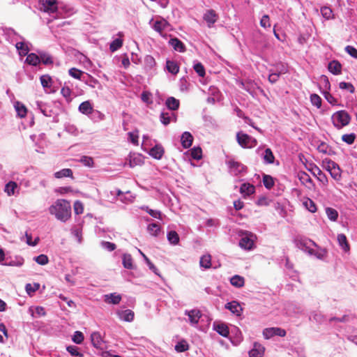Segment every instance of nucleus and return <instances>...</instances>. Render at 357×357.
Wrapping results in <instances>:
<instances>
[{
	"mask_svg": "<svg viewBox=\"0 0 357 357\" xmlns=\"http://www.w3.org/2000/svg\"><path fill=\"white\" fill-rule=\"evenodd\" d=\"M49 213L54 215L57 220L66 222L71 217L70 204L66 199H57L49 207Z\"/></svg>",
	"mask_w": 357,
	"mask_h": 357,
	"instance_id": "f257e3e1",
	"label": "nucleus"
},
{
	"mask_svg": "<svg viewBox=\"0 0 357 357\" xmlns=\"http://www.w3.org/2000/svg\"><path fill=\"white\" fill-rule=\"evenodd\" d=\"M237 234L241 237L238 245L241 248L245 250H251L255 248V241L257 236L253 233L239 229Z\"/></svg>",
	"mask_w": 357,
	"mask_h": 357,
	"instance_id": "f03ea898",
	"label": "nucleus"
},
{
	"mask_svg": "<svg viewBox=\"0 0 357 357\" xmlns=\"http://www.w3.org/2000/svg\"><path fill=\"white\" fill-rule=\"evenodd\" d=\"M331 120L333 126L338 130L342 129L344 126L349 124L351 121V116L345 110H340L335 112Z\"/></svg>",
	"mask_w": 357,
	"mask_h": 357,
	"instance_id": "7ed1b4c3",
	"label": "nucleus"
},
{
	"mask_svg": "<svg viewBox=\"0 0 357 357\" xmlns=\"http://www.w3.org/2000/svg\"><path fill=\"white\" fill-rule=\"evenodd\" d=\"M229 173L234 176H243L248 171V167L240 162L233 159L227 161Z\"/></svg>",
	"mask_w": 357,
	"mask_h": 357,
	"instance_id": "20e7f679",
	"label": "nucleus"
},
{
	"mask_svg": "<svg viewBox=\"0 0 357 357\" xmlns=\"http://www.w3.org/2000/svg\"><path fill=\"white\" fill-rule=\"evenodd\" d=\"M296 246L303 251L310 254H313L312 246H317L316 243L312 240L301 236H298L294 238Z\"/></svg>",
	"mask_w": 357,
	"mask_h": 357,
	"instance_id": "39448f33",
	"label": "nucleus"
},
{
	"mask_svg": "<svg viewBox=\"0 0 357 357\" xmlns=\"http://www.w3.org/2000/svg\"><path fill=\"white\" fill-rule=\"evenodd\" d=\"M324 167L328 171L331 177L335 181H340L342 178V170L339 165L330 159H326L323 161Z\"/></svg>",
	"mask_w": 357,
	"mask_h": 357,
	"instance_id": "423d86ee",
	"label": "nucleus"
},
{
	"mask_svg": "<svg viewBox=\"0 0 357 357\" xmlns=\"http://www.w3.org/2000/svg\"><path fill=\"white\" fill-rule=\"evenodd\" d=\"M236 140L238 144L244 149H251L257 144L256 139L242 131L237 132Z\"/></svg>",
	"mask_w": 357,
	"mask_h": 357,
	"instance_id": "0eeeda50",
	"label": "nucleus"
},
{
	"mask_svg": "<svg viewBox=\"0 0 357 357\" xmlns=\"http://www.w3.org/2000/svg\"><path fill=\"white\" fill-rule=\"evenodd\" d=\"M40 10L49 14H55L57 11L56 0H39Z\"/></svg>",
	"mask_w": 357,
	"mask_h": 357,
	"instance_id": "6e6552de",
	"label": "nucleus"
},
{
	"mask_svg": "<svg viewBox=\"0 0 357 357\" xmlns=\"http://www.w3.org/2000/svg\"><path fill=\"white\" fill-rule=\"evenodd\" d=\"M1 30L6 40L11 44L15 45L20 39H22V36L10 27H2Z\"/></svg>",
	"mask_w": 357,
	"mask_h": 357,
	"instance_id": "1a4fd4ad",
	"label": "nucleus"
},
{
	"mask_svg": "<svg viewBox=\"0 0 357 357\" xmlns=\"http://www.w3.org/2000/svg\"><path fill=\"white\" fill-rule=\"evenodd\" d=\"M218 19V13L213 9L206 10L203 15V20L208 28H212Z\"/></svg>",
	"mask_w": 357,
	"mask_h": 357,
	"instance_id": "9d476101",
	"label": "nucleus"
},
{
	"mask_svg": "<svg viewBox=\"0 0 357 357\" xmlns=\"http://www.w3.org/2000/svg\"><path fill=\"white\" fill-rule=\"evenodd\" d=\"M263 335L265 339H270L273 336L284 337L286 335V331L278 327L267 328L263 331Z\"/></svg>",
	"mask_w": 357,
	"mask_h": 357,
	"instance_id": "9b49d317",
	"label": "nucleus"
},
{
	"mask_svg": "<svg viewBox=\"0 0 357 357\" xmlns=\"http://www.w3.org/2000/svg\"><path fill=\"white\" fill-rule=\"evenodd\" d=\"M150 24L151 27L160 34H162L170 26L169 23L163 18L156 21H153L152 19L150 21Z\"/></svg>",
	"mask_w": 357,
	"mask_h": 357,
	"instance_id": "f8f14e48",
	"label": "nucleus"
},
{
	"mask_svg": "<svg viewBox=\"0 0 357 357\" xmlns=\"http://www.w3.org/2000/svg\"><path fill=\"white\" fill-rule=\"evenodd\" d=\"M185 314L188 315L189 321L191 325L195 326L199 323V319L202 317V312L197 309L191 310H185Z\"/></svg>",
	"mask_w": 357,
	"mask_h": 357,
	"instance_id": "ddd939ff",
	"label": "nucleus"
},
{
	"mask_svg": "<svg viewBox=\"0 0 357 357\" xmlns=\"http://www.w3.org/2000/svg\"><path fill=\"white\" fill-rule=\"evenodd\" d=\"M29 43L25 40L24 37H22V39H20L15 44V46L18 51V53L20 56H26L29 52Z\"/></svg>",
	"mask_w": 357,
	"mask_h": 357,
	"instance_id": "4468645a",
	"label": "nucleus"
},
{
	"mask_svg": "<svg viewBox=\"0 0 357 357\" xmlns=\"http://www.w3.org/2000/svg\"><path fill=\"white\" fill-rule=\"evenodd\" d=\"M311 172L314 176L319 182H321L324 185H327L328 183V179L326 175L318 167L317 165H314V167L311 169Z\"/></svg>",
	"mask_w": 357,
	"mask_h": 357,
	"instance_id": "2eb2a0df",
	"label": "nucleus"
},
{
	"mask_svg": "<svg viewBox=\"0 0 357 357\" xmlns=\"http://www.w3.org/2000/svg\"><path fill=\"white\" fill-rule=\"evenodd\" d=\"M261 148L259 147L257 152L259 154ZM264 164H273L275 160V156L270 148H266L262 153H260Z\"/></svg>",
	"mask_w": 357,
	"mask_h": 357,
	"instance_id": "dca6fc26",
	"label": "nucleus"
},
{
	"mask_svg": "<svg viewBox=\"0 0 357 357\" xmlns=\"http://www.w3.org/2000/svg\"><path fill=\"white\" fill-rule=\"evenodd\" d=\"M213 328L219 335L227 337L229 334L228 326L222 322L215 321L213 325Z\"/></svg>",
	"mask_w": 357,
	"mask_h": 357,
	"instance_id": "f3484780",
	"label": "nucleus"
},
{
	"mask_svg": "<svg viewBox=\"0 0 357 357\" xmlns=\"http://www.w3.org/2000/svg\"><path fill=\"white\" fill-rule=\"evenodd\" d=\"M225 308L229 310L231 313L236 314V316H241L243 311V308L241 307L239 303L236 301H232L227 303L225 305Z\"/></svg>",
	"mask_w": 357,
	"mask_h": 357,
	"instance_id": "a211bd4d",
	"label": "nucleus"
},
{
	"mask_svg": "<svg viewBox=\"0 0 357 357\" xmlns=\"http://www.w3.org/2000/svg\"><path fill=\"white\" fill-rule=\"evenodd\" d=\"M36 107L40 111V112L45 116H52L54 112L51 108V106L45 103L42 101H36Z\"/></svg>",
	"mask_w": 357,
	"mask_h": 357,
	"instance_id": "6ab92c4d",
	"label": "nucleus"
},
{
	"mask_svg": "<svg viewBox=\"0 0 357 357\" xmlns=\"http://www.w3.org/2000/svg\"><path fill=\"white\" fill-rule=\"evenodd\" d=\"M265 348L261 344L255 342L252 349L249 351L250 357H262L264 354Z\"/></svg>",
	"mask_w": 357,
	"mask_h": 357,
	"instance_id": "aec40b11",
	"label": "nucleus"
},
{
	"mask_svg": "<svg viewBox=\"0 0 357 357\" xmlns=\"http://www.w3.org/2000/svg\"><path fill=\"white\" fill-rule=\"evenodd\" d=\"M117 314H118L119 318L121 320L128 321V322L132 321L134 319V317H135V314H134L133 311H132L131 310H129V309L119 311L117 312Z\"/></svg>",
	"mask_w": 357,
	"mask_h": 357,
	"instance_id": "412c9836",
	"label": "nucleus"
},
{
	"mask_svg": "<svg viewBox=\"0 0 357 357\" xmlns=\"http://www.w3.org/2000/svg\"><path fill=\"white\" fill-rule=\"evenodd\" d=\"M40 80L45 91L49 93L54 92V90L51 89L52 85V79L50 75H43L40 76Z\"/></svg>",
	"mask_w": 357,
	"mask_h": 357,
	"instance_id": "4be33fe9",
	"label": "nucleus"
},
{
	"mask_svg": "<svg viewBox=\"0 0 357 357\" xmlns=\"http://www.w3.org/2000/svg\"><path fill=\"white\" fill-rule=\"evenodd\" d=\"M121 301V296L120 294L116 293H112L104 295V301L108 304L117 305Z\"/></svg>",
	"mask_w": 357,
	"mask_h": 357,
	"instance_id": "5701e85b",
	"label": "nucleus"
},
{
	"mask_svg": "<svg viewBox=\"0 0 357 357\" xmlns=\"http://www.w3.org/2000/svg\"><path fill=\"white\" fill-rule=\"evenodd\" d=\"M169 43L174 48V50L177 52H184L185 51V45L177 38H171L169 41Z\"/></svg>",
	"mask_w": 357,
	"mask_h": 357,
	"instance_id": "b1692460",
	"label": "nucleus"
},
{
	"mask_svg": "<svg viewBox=\"0 0 357 357\" xmlns=\"http://www.w3.org/2000/svg\"><path fill=\"white\" fill-rule=\"evenodd\" d=\"M328 69L333 75H340L342 73V65L338 61L333 60L329 62Z\"/></svg>",
	"mask_w": 357,
	"mask_h": 357,
	"instance_id": "393cba45",
	"label": "nucleus"
},
{
	"mask_svg": "<svg viewBox=\"0 0 357 357\" xmlns=\"http://www.w3.org/2000/svg\"><path fill=\"white\" fill-rule=\"evenodd\" d=\"M193 137L189 132H184L181 137V142L184 149L189 148L192 143Z\"/></svg>",
	"mask_w": 357,
	"mask_h": 357,
	"instance_id": "a878e982",
	"label": "nucleus"
},
{
	"mask_svg": "<svg viewBox=\"0 0 357 357\" xmlns=\"http://www.w3.org/2000/svg\"><path fill=\"white\" fill-rule=\"evenodd\" d=\"M164 154V149L161 145H155L152 149H151L149 151V155L158 160H160L162 158V155Z\"/></svg>",
	"mask_w": 357,
	"mask_h": 357,
	"instance_id": "bb28decb",
	"label": "nucleus"
},
{
	"mask_svg": "<svg viewBox=\"0 0 357 357\" xmlns=\"http://www.w3.org/2000/svg\"><path fill=\"white\" fill-rule=\"evenodd\" d=\"M166 70L172 75H176L179 72V66L175 61L167 59L166 61Z\"/></svg>",
	"mask_w": 357,
	"mask_h": 357,
	"instance_id": "cd10ccee",
	"label": "nucleus"
},
{
	"mask_svg": "<svg viewBox=\"0 0 357 357\" xmlns=\"http://www.w3.org/2000/svg\"><path fill=\"white\" fill-rule=\"evenodd\" d=\"M199 266L202 269H209L211 267V255L205 254L200 257Z\"/></svg>",
	"mask_w": 357,
	"mask_h": 357,
	"instance_id": "c85d7f7f",
	"label": "nucleus"
},
{
	"mask_svg": "<svg viewBox=\"0 0 357 357\" xmlns=\"http://www.w3.org/2000/svg\"><path fill=\"white\" fill-rule=\"evenodd\" d=\"M255 188L252 184L248 183H243L240 187V192L243 196H249L255 192Z\"/></svg>",
	"mask_w": 357,
	"mask_h": 357,
	"instance_id": "c756f323",
	"label": "nucleus"
},
{
	"mask_svg": "<svg viewBox=\"0 0 357 357\" xmlns=\"http://www.w3.org/2000/svg\"><path fill=\"white\" fill-rule=\"evenodd\" d=\"M14 107L17 112V115L20 118H24L27 114V109L25 105L20 101H16L14 103Z\"/></svg>",
	"mask_w": 357,
	"mask_h": 357,
	"instance_id": "7c9ffc66",
	"label": "nucleus"
},
{
	"mask_svg": "<svg viewBox=\"0 0 357 357\" xmlns=\"http://www.w3.org/2000/svg\"><path fill=\"white\" fill-rule=\"evenodd\" d=\"M122 264L125 268L132 270L135 268L131 255L125 253L122 255Z\"/></svg>",
	"mask_w": 357,
	"mask_h": 357,
	"instance_id": "2f4dec72",
	"label": "nucleus"
},
{
	"mask_svg": "<svg viewBox=\"0 0 357 357\" xmlns=\"http://www.w3.org/2000/svg\"><path fill=\"white\" fill-rule=\"evenodd\" d=\"M165 105L169 109L175 111L178 109L180 102L178 99H176L174 97H169L166 100Z\"/></svg>",
	"mask_w": 357,
	"mask_h": 357,
	"instance_id": "473e14b6",
	"label": "nucleus"
},
{
	"mask_svg": "<svg viewBox=\"0 0 357 357\" xmlns=\"http://www.w3.org/2000/svg\"><path fill=\"white\" fill-rule=\"evenodd\" d=\"M337 240L339 245L344 251L348 252L349 250L350 247L348 243L347 236L344 234H339L337 235Z\"/></svg>",
	"mask_w": 357,
	"mask_h": 357,
	"instance_id": "72a5a7b5",
	"label": "nucleus"
},
{
	"mask_svg": "<svg viewBox=\"0 0 357 357\" xmlns=\"http://www.w3.org/2000/svg\"><path fill=\"white\" fill-rule=\"evenodd\" d=\"M68 74L72 77L79 79L80 81L84 80V75H86V73L76 68H71L68 70Z\"/></svg>",
	"mask_w": 357,
	"mask_h": 357,
	"instance_id": "f704fd0d",
	"label": "nucleus"
},
{
	"mask_svg": "<svg viewBox=\"0 0 357 357\" xmlns=\"http://www.w3.org/2000/svg\"><path fill=\"white\" fill-rule=\"evenodd\" d=\"M240 86L251 95H253L255 92L256 84L252 81H242L240 83Z\"/></svg>",
	"mask_w": 357,
	"mask_h": 357,
	"instance_id": "c9c22d12",
	"label": "nucleus"
},
{
	"mask_svg": "<svg viewBox=\"0 0 357 357\" xmlns=\"http://www.w3.org/2000/svg\"><path fill=\"white\" fill-rule=\"evenodd\" d=\"M91 340L93 346L96 348H100L102 344V340L98 332H93L91 335Z\"/></svg>",
	"mask_w": 357,
	"mask_h": 357,
	"instance_id": "e433bc0d",
	"label": "nucleus"
},
{
	"mask_svg": "<svg viewBox=\"0 0 357 357\" xmlns=\"http://www.w3.org/2000/svg\"><path fill=\"white\" fill-rule=\"evenodd\" d=\"M92 109L93 107L89 100L82 102L79 106V111L87 116L92 112Z\"/></svg>",
	"mask_w": 357,
	"mask_h": 357,
	"instance_id": "4c0bfd02",
	"label": "nucleus"
},
{
	"mask_svg": "<svg viewBox=\"0 0 357 357\" xmlns=\"http://www.w3.org/2000/svg\"><path fill=\"white\" fill-rule=\"evenodd\" d=\"M230 283L232 286L241 288L244 286L245 279L243 277L240 276L238 275H235L230 279Z\"/></svg>",
	"mask_w": 357,
	"mask_h": 357,
	"instance_id": "58836bf2",
	"label": "nucleus"
},
{
	"mask_svg": "<svg viewBox=\"0 0 357 357\" xmlns=\"http://www.w3.org/2000/svg\"><path fill=\"white\" fill-rule=\"evenodd\" d=\"M91 120H92L93 122H99L105 119V116L104 114H102L101 112L96 110V109H92V112L89 114L88 116Z\"/></svg>",
	"mask_w": 357,
	"mask_h": 357,
	"instance_id": "ea45409f",
	"label": "nucleus"
},
{
	"mask_svg": "<svg viewBox=\"0 0 357 357\" xmlns=\"http://www.w3.org/2000/svg\"><path fill=\"white\" fill-rule=\"evenodd\" d=\"M26 56V62L29 65L36 66L38 63H40V59L39 56L35 53L27 54Z\"/></svg>",
	"mask_w": 357,
	"mask_h": 357,
	"instance_id": "a19ab883",
	"label": "nucleus"
},
{
	"mask_svg": "<svg viewBox=\"0 0 357 357\" xmlns=\"http://www.w3.org/2000/svg\"><path fill=\"white\" fill-rule=\"evenodd\" d=\"M29 312L33 317H42L46 314L45 308L41 306H37L34 309L31 307L29 309Z\"/></svg>",
	"mask_w": 357,
	"mask_h": 357,
	"instance_id": "79ce46f5",
	"label": "nucleus"
},
{
	"mask_svg": "<svg viewBox=\"0 0 357 357\" xmlns=\"http://www.w3.org/2000/svg\"><path fill=\"white\" fill-rule=\"evenodd\" d=\"M54 177L56 178H61L64 177L73 178V171L70 169L66 168L54 173Z\"/></svg>",
	"mask_w": 357,
	"mask_h": 357,
	"instance_id": "37998d69",
	"label": "nucleus"
},
{
	"mask_svg": "<svg viewBox=\"0 0 357 357\" xmlns=\"http://www.w3.org/2000/svg\"><path fill=\"white\" fill-rule=\"evenodd\" d=\"M326 213L331 221L335 222L338 218V212L333 208L327 207L326 208Z\"/></svg>",
	"mask_w": 357,
	"mask_h": 357,
	"instance_id": "c03bdc74",
	"label": "nucleus"
},
{
	"mask_svg": "<svg viewBox=\"0 0 357 357\" xmlns=\"http://www.w3.org/2000/svg\"><path fill=\"white\" fill-rule=\"evenodd\" d=\"M71 233L77 238L79 243L82 242V226L80 225L73 227L71 228Z\"/></svg>",
	"mask_w": 357,
	"mask_h": 357,
	"instance_id": "a18cd8bd",
	"label": "nucleus"
},
{
	"mask_svg": "<svg viewBox=\"0 0 357 357\" xmlns=\"http://www.w3.org/2000/svg\"><path fill=\"white\" fill-rule=\"evenodd\" d=\"M149 233L154 236H158L160 232V226L158 223H151L147 227Z\"/></svg>",
	"mask_w": 357,
	"mask_h": 357,
	"instance_id": "49530a36",
	"label": "nucleus"
},
{
	"mask_svg": "<svg viewBox=\"0 0 357 357\" xmlns=\"http://www.w3.org/2000/svg\"><path fill=\"white\" fill-rule=\"evenodd\" d=\"M303 204L311 213H315L317 210L315 203L310 198H306Z\"/></svg>",
	"mask_w": 357,
	"mask_h": 357,
	"instance_id": "de8ad7c7",
	"label": "nucleus"
},
{
	"mask_svg": "<svg viewBox=\"0 0 357 357\" xmlns=\"http://www.w3.org/2000/svg\"><path fill=\"white\" fill-rule=\"evenodd\" d=\"M17 188V184L15 181H9L5 186V192L9 196L14 195Z\"/></svg>",
	"mask_w": 357,
	"mask_h": 357,
	"instance_id": "09e8293b",
	"label": "nucleus"
},
{
	"mask_svg": "<svg viewBox=\"0 0 357 357\" xmlns=\"http://www.w3.org/2000/svg\"><path fill=\"white\" fill-rule=\"evenodd\" d=\"M272 70L280 75L287 73L288 71L287 66L281 62L275 64L274 68Z\"/></svg>",
	"mask_w": 357,
	"mask_h": 357,
	"instance_id": "8fccbe9b",
	"label": "nucleus"
},
{
	"mask_svg": "<svg viewBox=\"0 0 357 357\" xmlns=\"http://www.w3.org/2000/svg\"><path fill=\"white\" fill-rule=\"evenodd\" d=\"M263 184L266 188L271 189L275 184L273 178L270 175L264 174L263 176Z\"/></svg>",
	"mask_w": 357,
	"mask_h": 357,
	"instance_id": "3c124183",
	"label": "nucleus"
},
{
	"mask_svg": "<svg viewBox=\"0 0 357 357\" xmlns=\"http://www.w3.org/2000/svg\"><path fill=\"white\" fill-rule=\"evenodd\" d=\"M39 288L40 284L37 282L33 284L28 283L25 286V290L29 296H32Z\"/></svg>",
	"mask_w": 357,
	"mask_h": 357,
	"instance_id": "603ef678",
	"label": "nucleus"
},
{
	"mask_svg": "<svg viewBox=\"0 0 357 357\" xmlns=\"http://www.w3.org/2000/svg\"><path fill=\"white\" fill-rule=\"evenodd\" d=\"M167 240L172 245H177L179 242V236L175 231H170L167 234Z\"/></svg>",
	"mask_w": 357,
	"mask_h": 357,
	"instance_id": "864d4df0",
	"label": "nucleus"
},
{
	"mask_svg": "<svg viewBox=\"0 0 357 357\" xmlns=\"http://www.w3.org/2000/svg\"><path fill=\"white\" fill-rule=\"evenodd\" d=\"M189 349V345L186 340H182L175 345V350L177 352H184Z\"/></svg>",
	"mask_w": 357,
	"mask_h": 357,
	"instance_id": "5fc2aeb1",
	"label": "nucleus"
},
{
	"mask_svg": "<svg viewBox=\"0 0 357 357\" xmlns=\"http://www.w3.org/2000/svg\"><path fill=\"white\" fill-rule=\"evenodd\" d=\"M155 59L152 56L146 55L144 57V66L146 69L151 70L155 66Z\"/></svg>",
	"mask_w": 357,
	"mask_h": 357,
	"instance_id": "6e6d98bb",
	"label": "nucleus"
},
{
	"mask_svg": "<svg viewBox=\"0 0 357 357\" xmlns=\"http://www.w3.org/2000/svg\"><path fill=\"white\" fill-rule=\"evenodd\" d=\"M84 79L82 82H84L87 85L94 88L98 84V80L93 77L91 75L86 73V75H84Z\"/></svg>",
	"mask_w": 357,
	"mask_h": 357,
	"instance_id": "4d7b16f0",
	"label": "nucleus"
},
{
	"mask_svg": "<svg viewBox=\"0 0 357 357\" xmlns=\"http://www.w3.org/2000/svg\"><path fill=\"white\" fill-rule=\"evenodd\" d=\"M123 45V40L121 38L114 39L109 45V50L112 52L117 51Z\"/></svg>",
	"mask_w": 357,
	"mask_h": 357,
	"instance_id": "13d9d810",
	"label": "nucleus"
},
{
	"mask_svg": "<svg viewBox=\"0 0 357 357\" xmlns=\"http://www.w3.org/2000/svg\"><path fill=\"white\" fill-rule=\"evenodd\" d=\"M67 351L73 356L83 357L84 355L79 351V348L74 345H70L66 347Z\"/></svg>",
	"mask_w": 357,
	"mask_h": 357,
	"instance_id": "bf43d9fd",
	"label": "nucleus"
},
{
	"mask_svg": "<svg viewBox=\"0 0 357 357\" xmlns=\"http://www.w3.org/2000/svg\"><path fill=\"white\" fill-rule=\"evenodd\" d=\"M356 138V135L354 132L349 134H344L342 136V140L346 144H352Z\"/></svg>",
	"mask_w": 357,
	"mask_h": 357,
	"instance_id": "052dcab7",
	"label": "nucleus"
},
{
	"mask_svg": "<svg viewBox=\"0 0 357 357\" xmlns=\"http://www.w3.org/2000/svg\"><path fill=\"white\" fill-rule=\"evenodd\" d=\"M174 116V114H169L168 112H162L160 116V119L161 123L167 126L171 121V117Z\"/></svg>",
	"mask_w": 357,
	"mask_h": 357,
	"instance_id": "680f3d73",
	"label": "nucleus"
},
{
	"mask_svg": "<svg viewBox=\"0 0 357 357\" xmlns=\"http://www.w3.org/2000/svg\"><path fill=\"white\" fill-rule=\"evenodd\" d=\"M322 94L325 99L332 105H337V100L330 93L329 91H324Z\"/></svg>",
	"mask_w": 357,
	"mask_h": 357,
	"instance_id": "e2e57ef3",
	"label": "nucleus"
},
{
	"mask_svg": "<svg viewBox=\"0 0 357 357\" xmlns=\"http://www.w3.org/2000/svg\"><path fill=\"white\" fill-rule=\"evenodd\" d=\"M61 93L66 98L67 102L71 101V100H72V98H71L72 91L70 89V87H68V86H67L66 85L63 86L61 88Z\"/></svg>",
	"mask_w": 357,
	"mask_h": 357,
	"instance_id": "0e129e2a",
	"label": "nucleus"
},
{
	"mask_svg": "<svg viewBox=\"0 0 357 357\" xmlns=\"http://www.w3.org/2000/svg\"><path fill=\"white\" fill-rule=\"evenodd\" d=\"M33 260L38 264L44 266L48 264L49 259L46 255L41 254L33 258Z\"/></svg>",
	"mask_w": 357,
	"mask_h": 357,
	"instance_id": "69168bd1",
	"label": "nucleus"
},
{
	"mask_svg": "<svg viewBox=\"0 0 357 357\" xmlns=\"http://www.w3.org/2000/svg\"><path fill=\"white\" fill-rule=\"evenodd\" d=\"M40 62L45 65H50L53 63V59L52 56L47 53H40L39 56Z\"/></svg>",
	"mask_w": 357,
	"mask_h": 357,
	"instance_id": "338daca9",
	"label": "nucleus"
},
{
	"mask_svg": "<svg viewBox=\"0 0 357 357\" xmlns=\"http://www.w3.org/2000/svg\"><path fill=\"white\" fill-rule=\"evenodd\" d=\"M84 335L80 331H75L72 337V340L77 344H82L84 341Z\"/></svg>",
	"mask_w": 357,
	"mask_h": 357,
	"instance_id": "774afa93",
	"label": "nucleus"
}]
</instances>
